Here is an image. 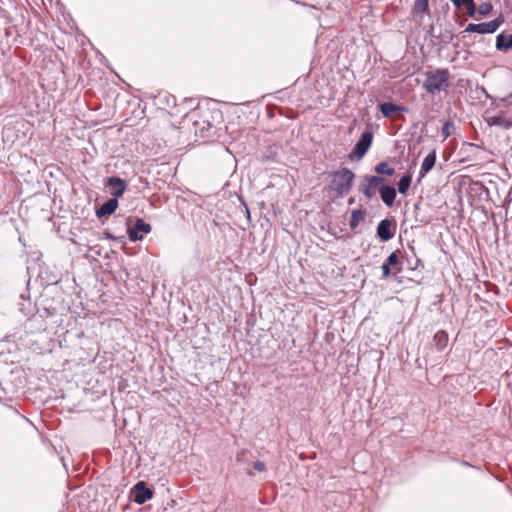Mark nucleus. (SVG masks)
Returning <instances> with one entry per match:
<instances>
[{"mask_svg":"<svg viewBox=\"0 0 512 512\" xmlns=\"http://www.w3.org/2000/svg\"><path fill=\"white\" fill-rule=\"evenodd\" d=\"M332 180L329 184V189L337 193L338 198H343L353 187L355 180V173L347 168L342 167L330 174Z\"/></svg>","mask_w":512,"mask_h":512,"instance_id":"nucleus-1","label":"nucleus"},{"mask_svg":"<svg viewBox=\"0 0 512 512\" xmlns=\"http://www.w3.org/2000/svg\"><path fill=\"white\" fill-rule=\"evenodd\" d=\"M450 86V72L447 68H436L433 71L425 72L423 89L429 94L446 90Z\"/></svg>","mask_w":512,"mask_h":512,"instance_id":"nucleus-2","label":"nucleus"},{"mask_svg":"<svg viewBox=\"0 0 512 512\" xmlns=\"http://www.w3.org/2000/svg\"><path fill=\"white\" fill-rule=\"evenodd\" d=\"M373 138V125L369 123L366 125L365 130L361 133L359 139L356 141L352 150L348 154V158L351 161H360L363 159L372 146Z\"/></svg>","mask_w":512,"mask_h":512,"instance_id":"nucleus-3","label":"nucleus"},{"mask_svg":"<svg viewBox=\"0 0 512 512\" xmlns=\"http://www.w3.org/2000/svg\"><path fill=\"white\" fill-rule=\"evenodd\" d=\"M36 313L41 318H51L58 315H63L66 311V307L62 300L42 297L38 302L35 303Z\"/></svg>","mask_w":512,"mask_h":512,"instance_id":"nucleus-4","label":"nucleus"},{"mask_svg":"<svg viewBox=\"0 0 512 512\" xmlns=\"http://www.w3.org/2000/svg\"><path fill=\"white\" fill-rule=\"evenodd\" d=\"M384 182L385 177L365 174L360 177L357 190L359 193L363 194L367 200H372L375 198Z\"/></svg>","mask_w":512,"mask_h":512,"instance_id":"nucleus-5","label":"nucleus"},{"mask_svg":"<svg viewBox=\"0 0 512 512\" xmlns=\"http://www.w3.org/2000/svg\"><path fill=\"white\" fill-rule=\"evenodd\" d=\"M126 232L131 242L143 240L149 234L152 226L141 217H128L126 219Z\"/></svg>","mask_w":512,"mask_h":512,"instance_id":"nucleus-6","label":"nucleus"},{"mask_svg":"<svg viewBox=\"0 0 512 512\" xmlns=\"http://www.w3.org/2000/svg\"><path fill=\"white\" fill-rule=\"evenodd\" d=\"M403 260V252L400 249L391 252L381 265V279H388L401 273L403 270Z\"/></svg>","mask_w":512,"mask_h":512,"instance_id":"nucleus-7","label":"nucleus"},{"mask_svg":"<svg viewBox=\"0 0 512 512\" xmlns=\"http://www.w3.org/2000/svg\"><path fill=\"white\" fill-rule=\"evenodd\" d=\"M504 21V16L499 14L498 17L487 22L469 23L461 34L463 37L466 33L493 34L500 28Z\"/></svg>","mask_w":512,"mask_h":512,"instance_id":"nucleus-8","label":"nucleus"},{"mask_svg":"<svg viewBox=\"0 0 512 512\" xmlns=\"http://www.w3.org/2000/svg\"><path fill=\"white\" fill-rule=\"evenodd\" d=\"M154 496V490L150 488L146 481H137L129 491L130 499L138 505H143Z\"/></svg>","mask_w":512,"mask_h":512,"instance_id":"nucleus-9","label":"nucleus"},{"mask_svg":"<svg viewBox=\"0 0 512 512\" xmlns=\"http://www.w3.org/2000/svg\"><path fill=\"white\" fill-rule=\"evenodd\" d=\"M104 189L111 195V198H115L119 201V198L122 197L127 190V182L117 175L109 176L104 180Z\"/></svg>","mask_w":512,"mask_h":512,"instance_id":"nucleus-10","label":"nucleus"},{"mask_svg":"<svg viewBox=\"0 0 512 512\" xmlns=\"http://www.w3.org/2000/svg\"><path fill=\"white\" fill-rule=\"evenodd\" d=\"M396 228L394 218H384L376 227V236L381 242H388L395 236Z\"/></svg>","mask_w":512,"mask_h":512,"instance_id":"nucleus-11","label":"nucleus"},{"mask_svg":"<svg viewBox=\"0 0 512 512\" xmlns=\"http://www.w3.org/2000/svg\"><path fill=\"white\" fill-rule=\"evenodd\" d=\"M377 108L381 112L383 118H392L396 113H407L409 111L406 106L396 104L392 101L378 103Z\"/></svg>","mask_w":512,"mask_h":512,"instance_id":"nucleus-12","label":"nucleus"},{"mask_svg":"<svg viewBox=\"0 0 512 512\" xmlns=\"http://www.w3.org/2000/svg\"><path fill=\"white\" fill-rule=\"evenodd\" d=\"M378 193L380 199L387 208H392L394 206L397 197V190L392 184L387 183L385 180Z\"/></svg>","mask_w":512,"mask_h":512,"instance_id":"nucleus-13","label":"nucleus"},{"mask_svg":"<svg viewBox=\"0 0 512 512\" xmlns=\"http://www.w3.org/2000/svg\"><path fill=\"white\" fill-rule=\"evenodd\" d=\"M119 206V201L115 198H109L103 202L99 207L96 208V217L101 220L111 216Z\"/></svg>","mask_w":512,"mask_h":512,"instance_id":"nucleus-14","label":"nucleus"},{"mask_svg":"<svg viewBox=\"0 0 512 512\" xmlns=\"http://www.w3.org/2000/svg\"><path fill=\"white\" fill-rule=\"evenodd\" d=\"M195 133L201 138H210L216 134L217 128L208 120L194 121Z\"/></svg>","mask_w":512,"mask_h":512,"instance_id":"nucleus-15","label":"nucleus"},{"mask_svg":"<svg viewBox=\"0 0 512 512\" xmlns=\"http://www.w3.org/2000/svg\"><path fill=\"white\" fill-rule=\"evenodd\" d=\"M437 159L436 150L430 151L422 161L417 182L419 183L435 166Z\"/></svg>","mask_w":512,"mask_h":512,"instance_id":"nucleus-16","label":"nucleus"},{"mask_svg":"<svg viewBox=\"0 0 512 512\" xmlns=\"http://www.w3.org/2000/svg\"><path fill=\"white\" fill-rule=\"evenodd\" d=\"M495 47L496 50L500 52L512 50V34H506L504 32L499 33L496 36Z\"/></svg>","mask_w":512,"mask_h":512,"instance_id":"nucleus-17","label":"nucleus"},{"mask_svg":"<svg viewBox=\"0 0 512 512\" xmlns=\"http://www.w3.org/2000/svg\"><path fill=\"white\" fill-rule=\"evenodd\" d=\"M487 123L489 126H498L506 130L512 128V119L506 118L503 112L489 117Z\"/></svg>","mask_w":512,"mask_h":512,"instance_id":"nucleus-18","label":"nucleus"},{"mask_svg":"<svg viewBox=\"0 0 512 512\" xmlns=\"http://www.w3.org/2000/svg\"><path fill=\"white\" fill-rule=\"evenodd\" d=\"M374 175L382 177H392L395 175V169L387 162L381 161L373 167Z\"/></svg>","mask_w":512,"mask_h":512,"instance_id":"nucleus-19","label":"nucleus"},{"mask_svg":"<svg viewBox=\"0 0 512 512\" xmlns=\"http://www.w3.org/2000/svg\"><path fill=\"white\" fill-rule=\"evenodd\" d=\"M456 9L466 8L467 15L471 18L476 17V3L474 0H450Z\"/></svg>","mask_w":512,"mask_h":512,"instance_id":"nucleus-20","label":"nucleus"},{"mask_svg":"<svg viewBox=\"0 0 512 512\" xmlns=\"http://www.w3.org/2000/svg\"><path fill=\"white\" fill-rule=\"evenodd\" d=\"M455 35L453 32L449 29H445L444 31H440L437 36H435L436 39V45L439 46V50H443L446 48L454 39Z\"/></svg>","mask_w":512,"mask_h":512,"instance_id":"nucleus-21","label":"nucleus"},{"mask_svg":"<svg viewBox=\"0 0 512 512\" xmlns=\"http://www.w3.org/2000/svg\"><path fill=\"white\" fill-rule=\"evenodd\" d=\"M448 333L445 330H438L433 336V342L438 352H442L448 345Z\"/></svg>","mask_w":512,"mask_h":512,"instance_id":"nucleus-22","label":"nucleus"},{"mask_svg":"<svg viewBox=\"0 0 512 512\" xmlns=\"http://www.w3.org/2000/svg\"><path fill=\"white\" fill-rule=\"evenodd\" d=\"M366 215H367V211L364 208L352 210L351 216L349 219L350 228L352 230H355L359 226V223L364 221Z\"/></svg>","mask_w":512,"mask_h":512,"instance_id":"nucleus-23","label":"nucleus"},{"mask_svg":"<svg viewBox=\"0 0 512 512\" xmlns=\"http://www.w3.org/2000/svg\"><path fill=\"white\" fill-rule=\"evenodd\" d=\"M412 183V174L406 172L403 174L397 182V193L406 195Z\"/></svg>","mask_w":512,"mask_h":512,"instance_id":"nucleus-24","label":"nucleus"},{"mask_svg":"<svg viewBox=\"0 0 512 512\" xmlns=\"http://www.w3.org/2000/svg\"><path fill=\"white\" fill-rule=\"evenodd\" d=\"M408 249L411 251V253L413 254V256L415 257V259H411L407 253H403V258L404 260L406 261L407 263V267L411 270H416L418 269L420 266L423 267L424 264H423V261L418 258L416 256V253H415V248L414 246H412L411 244H408Z\"/></svg>","mask_w":512,"mask_h":512,"instance_id":"nucleus-25","label":"nucleus"},{"mask_svg":"<svg viewBox=\"0 0 512 512\" xmlns=\"http://www.w3.org/2000/svg\"><path fill=\"white\" fill-rule=\"evenodd\" d=\"M493 8L494 7L491 2H483L478 7L476 6V14L486 17L492 13Z\"/></svg>","mask_w":512,"mask_h":512,"instance_id":"nucleus-26","label":"nucleus"},{"mask_svg":"<svg viewBox=\"0 0 512 512\" xmlns=\"http://www.w3.org/2000/svg\"><path fill=\"white\" fill-rule=\"evenodd\" d=\"M261 161L262 163L276 161V152L273 150L272 147H268L265 151L262 152Z\"/></svg>","mask_w":512,"mask_h":512,"instance_id":"nucleus-27","label":"nucleus"},{"mask_svg":"<svg viewBox=\"0 0 512 512\" xmlns=\"http://www.w3.org/2000/svg\"><path fill=\"white\" fill-rule=\"evenodd\" d=\"M454 126V123L452 120L448 119L446 120L441 128V135L444 139H447L451 135V128Z\"/></svg>","mask_w":512,"mask_h":512,"instance_id":"nucleus-28","label":"nucleus"},{"mask_svg":"<svg viewBox=\"0 0 512 512\" xmlns=\"http://www.w3.org/2000/svg\"><path fill=\"white\" fill-rule=\"evenodd\" d=\"M414 8L421 13L427 12L429 10V0H416Z\"/></svg>","mask_w":512,"mask_h":512,"instance_id":"nucleus-29","label":"nucleus"},{"mask_svg":"<svg viewBox=\"0 0 512 512\" xmlns=\"http://www.w3.org/2000/svg\"><path fill=\"white\" fill-rule=\"evenodd\" d=\"M28 306H31L30 302H28ZM20 310L27 317L34 316L33 309L31 307H26L25 304H22Z\"/></svg>","mask_w":512,"mask_h":512,"instance_id":"nucleus-30","label":"nucleus"},{"mask_svg":"<svg viewBox=\"0 0 512 512\" xmlns=\"http://www.w3.org/2000/svg\"><path fill=\"white\" fill-rule=\"evenodd\" d=\"M253 468L258 472H264L266 470V465L263 461L256 460L253 463Z\"/></svg>","mask_w":512,"mask_h":512,"instance_id":"nucleus-31","label":"nucleus"},{"mask_svg":"<svg viewBox=\"0 0 512 512\" xmlns=\"http://www.w3.org/2000/svg\"><path fill=\"white\" fill-rule=\"evenodd\" d=\"M427 34L431 37V42L433 45H436V39H435V36H437L435 34V27L433 24H431L427 30Z\"/></svg>","mask_w":512,"mask_h":512,"instance_id":"nucleus-32","label":"nucleus"},{"mask_svg":"<svg viewBox=\"0 0 512 512\" xmlns=\"http://www.w3.org/2000/svg\"><path fill=\"white\" fill-rule=\"evenodd\" d=\"M453 461H457L459 464H461L462 466L464 467H472V468H476L474 465L470 464L469 462H467L466 460H458L454 457L451 458Z\"/></svg>","mask_w":512,"mask_h":512,"instance_id":"nucleus-33","label":"nucleus"},{"mask_svg":"<svg viewBox=\"0 0 512 512\" xmlns=\"http://www.w3.org/2000/svg\"><path fill=\"white\" fill-rule=\"evenodd\" d=\"M167 105L169 106L171 103L175 106L176 105V98L173 95H167L165 96Z\"/></svg>","mask_w":512,"mask_h":512,"instance_id":"nucleus-34","label":"nucleus"},{"mask_svg":"<svg viewBox=\"0 0 512 512\" xmlns=\"http://www.w3.org/2000/svg\"><path fill=\"white\" fill-rule=\"evenodd\" d=\"M103 234H104L106 239H111V240H117L118 239L108 229L104 230Z\"/></svg>","mask_w":512,"mask_h":512,"instance_id":"nucleus-35","label":"nucleus"},{"mask_svg":"<svg viewBox=\"0 0 512 512\" xmlns=\"http://www.w3.org/2000/svg\"><path fill=\"white\" fill-rule=\"evenodd\" d=\"M420 206H421V201H417L413 205V212L415 213V217H417V215H418V210L420 209ZM416 221H418V218H416Z\"/></svg>","mask_w":512,"mask_h":512,"instance_id":"nucleus-36","label":"nucleus"},{"mask_svg":"<svg viewBox=\"0 0 512 512\" xmlns=\"http://www.w3.org/2000/svg\"><path fill=\"white\" fill-rule=\"evenodd\" d=\"M502 101L507 102L509 106H512V92L506 98H503Z\"/></svg>","mask_w":512,"mask_h":512,"instance_id":"nucleus-37","label":"nucleus"},{"mask_svg":"<svg viewBox=\"0 0 512 512\" xmlns=\"http://www.w3.org/2000/svg\"><path fill=\"white\" fill-rule=\"evenodd\" d=\"M464 146H467V147H479L477 144H473V143H470V142H464L463 143V147Z\"/></svg>","mask_w":512,"mask_h":512,"instance_id":"nucleus-38","label":"nucleus"},{"mask_svg":"<svg viewBox=\"0 0 512 512\" xmlns=\"http://www.w3.org/2000/svg\"><path fill=\"white\" fill-rule=\"evenodd\" d=\"M354 203H355V198H354V197H350V198L348 199V204H349V205H352V204H354Z\"/></svg>","mask_w":512,"mask_h":512,"instance_id":"nucleus-39","label":"nucleus"},{"mask_svg":"<svg viewBox=\"0 0 512 512\" xmlns=\"http://www.w3.org/2000/svg\"><path fill=\"white\" fill-rule=\"evenodd\" d=\"M20 297H21V299H23V300H25V299H26V297L29 299V293H27V294L22 293V294L20 295Z\"/></svg>","mask_w":512,"mask_h":512,"instance_id":"nucleus-40","label":"nucleus"},{"mask_svg":"<svg viewBox=\"0 0 512 512\" xmlns=\"http://www.w3.org/2000/svg\"><path fill=\"white\" fill-rule=\"evenodd\" d=\"M246 474L250 477L254 476V472L252 470H247Z\"/></svg>","mask_w":512,"mask_h":512,"instance_id":"nucleus-41","label":"nucleus"},{"mask_svg":"<svg viewBox=\"0 0 512 512\" xmlns=\"http://www.w3.org/2000/svg\"><path fill=\"white\" fill-rule=\"evenodd\" d=\"M480 89H481V91H482V92H483V93L488 97V93L486 92L485 88H484V87H481Z\"/></svg>","mask_w":512,"mask_h":512,"instance_id":"nucleus-42","label":"nucleus"},{"mask_svg":"<svg viewBox=\"0 0 512 512\" xmlns=\"http://www.w3.org/2000/svg\"><path fill=\"white\" fill-rule=\"evenodd\" d=\"M245 450H242L240 454L237 455V460H240V455L244 454Z\"/></svg>","mask_w":512,"mask_h":512,"instance_id":"nucleus-43","label":"nucleus"},{"mask_svg":"<svg viewBox=\"0 0 512 512\" xmlns=\"http://www.w3.org/2000/svg\"><path fill=\"white\" fill-rule=\"evenodd\" d=\"M242 203L244 204V206H245V209H246L247 213H249L248 206L244 203V201H242Z\"/></svg>","mask_w":512,"mask_h":512,"instance_id":"nucleus-44","label":"nucleus"}]
</instances>
